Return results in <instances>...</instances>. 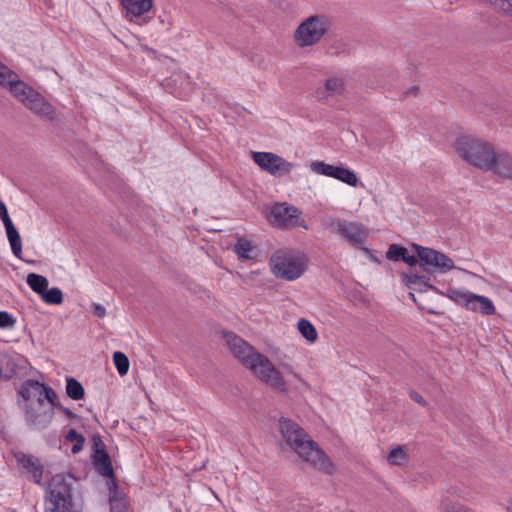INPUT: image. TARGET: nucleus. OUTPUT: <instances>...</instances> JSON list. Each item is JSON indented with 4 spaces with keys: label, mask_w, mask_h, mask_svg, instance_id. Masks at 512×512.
<instances>
[{
    "label": "nucleus",
    "mask_w": 512,
    "mask_h": 512,
    "mask_svg": "<svg viewBox=\"0 0 512 512\" xmlns=\"http://www.w3.org/2000/svg\"><path fill=\"white\" fill-rule=\"evenodd\" d=\"M386 459L390 465L403 466L408 462L409 456L402 446H397L389 452Z\"/></svg>",
    "instance_id": "obj_25"
},
{
    "label": "nucleus",
    "mask_w": 512,
    "mask_h": 512,
    "mask_svg": "<svg viewBox=\"0 0 512 512\" xmlns=\"http://www.w3.org/2000/svg\"><path fill=\"white\" fill-rule=\"evenodd\" d=\"M369 258L374 263H377V264L380 263V260L377 257H375L374 255H372V254H370Z\"/></svg>",
    "instance_id": "obj_44"
},
{
    "label": "nucleus",
    "mask_w": 512,
    "mask_h": 512,
    "mask_svg": "<svg viewBox=\"0 0 512 512\" xmlns=\"http://www.w3.org/2000/svg\"><path fill=\"white\" fill-rule=\"evenodd\" d=\"M402 282L405 284V286L411 290L409 293L410 298L415 302L416 298L413 293V291L416 292H426V291H433L434 293L441 295L444 297L445 290H440L433 284H431L430 279L424 275H419L417 273H403L402 274Z\"/></svg>",
    "instance_id": "obj_16"
},
{
    "label": "nucleus",
    "mask_w": 512,
    "mask_h": 512,
    "mask_svg": "<svg viewBox=\"0 0 512 512\" xmlns=\"http://www.w3.org/2000/svg\"><path fill=\"white\" fill-rule=\"evenodd\" d=\"M272 273L287 281H294L300 278L307 266L304 254L292 250H279L270 259Z\"/></svg>",
    "instance_id": "obj_7"
},
{
    "label": "nucleus",
    "mask_w": 512,
    "mask_h": 512,
    "mask_svg": "<svg viewBox=\"0 0 512 512\" xmlns=\"http://www.w3.org/2000/svg\"><path fill=\"white\" fill-rule=\"evenodd\" d=\"M67 395L74 400L84 397V386H66Z\"/></svg>",
    "instance_id": "obj_32"
},
{
    "label": "nucleus",
    "mask_w": 512,
    "mask_h": 512,
    "mask_svg": "<svg viewBox=\"0 0 512 512\" xmlns=\"http://www.w3.org/2000/svg\"><path fill=\"white\" fill-rule=\"evenodd\" d=\"M309 167L315 174L337 179L349 186L356 187L360 184L357 174L344 166L331 165L324 161L316 160L311 162Z\"/></svg>",
    "instance_id": "obj_14"
},
{
    "label": "nucleus",
    "mask_w": 512,
    "mask_h": 512,
    "mask_svg": "<svg viewBox=\"0 0 512 512\" xmlns=\"http://www.w3.org/2000/svg\"><path fill=\"white\" fill-rule=\"evenodd\" d=\"M26 282L29 287L40 296L46 291L49 284L46 277L35 273L28 274Z\"/></svg>",
    "instance_id": "obj_24"
},
{
    "label": "nucleus",
    "mask_w": 512,
    "mask_h": 512,
    "mask_svg": "<svg viewBox=\"0 0 512 512\" xmlns=\"http://www.w3.org/2000/svg\"><path fill=\"white\" fill-rule=\"evenodd\" d=\"M93 464L98 473L107 478L114 477V471L111 463L110 456L106 449H97L93 453Z\"/></svg>",
    "instance_id": "obj_20"
},
{
    "label": "nucleus",
    "mask_w": 512,
    "mask_h": 512,
    "mask_svg": "<svg viewBox=\"0 0 512 512\" xmlns=\"http://www.w3.org/2000/svg\"><path fill=\"white\" fill-rule=\"evenodd\" d=\"M48 488L51 512H78L73 501L72 483L64 475L53 476Z\"/></svg>",
    "instance_id": "obj_11"
},
{
    "label": "nucleus",
    "mask_w": 512,
    "mask_h": 512,
    "mask_svg": "<svg viewBox=\"0 0 512 512\" xmlns=\"http://www.w3.org/2000/svg\"><path fill=\"white\" fill-rule=\"evenodd\" d=\"M20 79L18 75L8 67L0 63V85L11 90V86H15Z\"/></svg>",
    "instance_id": "obj_26"
},
{
    "label": "nucleus",
    "mask_w": 512,
    "mask_h": 512,
    "mask_svg": "<svg viewBox=\"0 0 512 512\" xmlns=\"http://www.w3.org/2000/svg\"><path fill=\"white\" fill-rule=\"evenodd\" d=\"M66 384L72 385V384H79V383L75 379L69 378V379H67Z\"/></svg>",
    "instance_id": "obj_46"
},
{
    "label": "nucleus",
    "mask_w": 512,
    "mask_h": 512,
    "mask_svg": "<svg viewBox=\"0 0 512 512\" xmlns=\"http://www.w3.org/2000/svg\"><path fill=\"white\" fill-rule=\"evenodd\" d=\"M454 150L467 165L499 180H512V156L489 139L475 134H462L455 138Z\"/></svg>",
    "instance_id": "obj_1"
},
{
    "label": "nucleus",
    "mask_w": 512,
    "mask_h": 512,
    "mask_svg": "<svg viewBox=\"0 0 512 512\" xmlns=\"http://www.w3.org/2000/svg\"><path fill=\"white\" fill-rule=\"evenodd\" d=\"M110 512H131L128 504H114L110 507Z\"/></svg>",
    "instance_id": "obj_37"
},
{
    "label": "nucleus",
    "mask_w": 512,
    "mask_h": 512,
    "mask_svg": "<svg viewBox=\"0 0 512 512\" xmlns=\"http://www.w3.org/2000/svg\"><path fill=\"white\" fill-rule=\"evenodd\" d=\"M326 227L336 233L345 242L364 249L369 236V229L357 221H347L338 217L327 219Z\"/></svg>",
    "instance_id": "obj_10"
},
{
    "label": "nucleus",
    "mask_w": 512,
    "mask_h": 512,
    "mask_svg": "<svg viewBox=\"0 0 512 512\" xmlns=\"http://www.w3.org/2000/svg\"><path fill=\"white\" fill-rule=\"evenodd\" d=\"M10 93L34 114L48 120L56 117L55 108L39 92L22 80L11 86Z\"/></svg>",
    "instance_id": "obj_9"
},
{
    "label": "nucleus",
    "mask_w": 512,
    "mask_h": 512,
    "mask_svg": "<svg viewBox=\"0 0 512 512\" xmlns=\"http://www.w3.org/2000/svg\"><path fill=\"white\" fill-rule=\"evenodd\" d=\"M97 449H106V447H105L104 442L101 440V438L99 436H94L93 437V450H94V452Z\"/></svg>",
    "instance_id": "obj_39"
},
{
    "label": "nucleus",
    "mask_w": 512,
    "mask_h": 512,
    "mask_svg": "<svg viewBox=\"0 0 512 512\" xmlns=\"http://www.w3.org/2000/svg\"><path fill=\"white\" fill-rule=\"evenodd\" d=\"M15 324L13 317L6 311H0V328H12Z\"/></svg>",
    "instance_id": "obj_33"
},
{
    "label": "nucleus",
    "mask_w": 512,
    "mask_h": 512,
    "mask_svg": "<svg viewBox=\"0 0 512 512\" xmlns=\"http://www.w3.org/2000/svg\"><path fill=\"white\" fill-rule=\"evenodd\" d=\"M345 79L342 75H333L324 81L323 92L326 96H336L343 93Z\"/></svg>",
    "instance_id": "obj_22"
},
{
    "label": "nucleus",
    "mask_w": 512,
    "mask_h": 512,
    "mask_svg": "<svg viewBox=\"0 0 512 512\" xmlns=\"http://www.w3.org/2000/svg\"><path fill=\"white\" fill-rule=\"evenodd\" d=\"M223 338L230 352L261 380L277 379L278 371L274 364L248 342L232 332H224Z\"/></svg>",
    "instance_id": "obj_4"
},
{
    "label": "nucleus",
    "mask_w": 512,
    "mask_h": 512,
    "mask_svg": "<svg viewBox=\"0 0 512 512\" xmlns=\"http://www.w3.org/2000/svg\"><path fill=\"white\" fill-rule=\"evenodd\" d=\"M93 312L97 317H104L106 315V309L101 304H94Z\"/></svg>",
    "instance_id": "obj_38"
},
{
    "label": "nucleus",
    "mask_w": 512,
    "mask_h": 512,
    "mask_svg": "<svg viewBox=\"0 0 512 512\" xmlns=\"http://www.w3.org/2000/svg\"><path fill=\"white\" fill-rule=\"evenodd\" d=\"M279 427L287 445L301 459L326 474H332L334 470L332 462L302 427L286 418L279 420Z\"/></svg>",
    "instance_id": "obj_3"
},
{
    "label": "nucleus",
    "mask_w": 512,
    "mask_h": 512,
    "mask_svg": "<svg viewBox=\"0 0 512 512\" xmlns=\"http://www.w3.org/2000/svg\"><path fill=\"white\" fill-rule=\"evenodd\" d=\"M301 211L287 203H276L267 212L268 222L276 227L290 228L302 227L308 229L306 222L300 217Z\"/></svg>",
    "instance_id": "obj_12"
},
{
    "label": "nucleus",
    "mask_w": 512,
    "mask_h": 512,
    "mask_svg": "<svg viewBox=\"0 0 512 512\" xmlns=\"http://www.w3.org/2000/svg\"><path fill=\"white\" fill-rule=\"evenodd\" d=\"M14 456L17 463L30 474V480L35 483H40L43 475V465L40 463V460L24 452H17Z\"/></svg>",
    "instance_id": "obj_19"
},
{
    "label": "nucleus",
    "mask_w": 512,
    "mask_h": 512,
    "mask_svg": "<svg viewBox=\"0 0 512 512\" xmlns=\"http://www.w3.org/2000/svg\"><path fill=\"white\" fill-rule=\"evenodd\" d=\"M445 512H471V511H470V509L461 506V507H456V508L446 510Z\"/></svg>",
    "instance_id": "obj_42"
},
{
    "label": "nucleus",
    "mask_w": 512,
    "mask_h": 512,
    "mask_svg": "<svg viewBox=\"0 0 512 512\" xmlns=\"http://www.w3.org/2000/svg\"><path fill=\"white\" fill-rule=\"evenodd\" d=\"M443 294L445 298L456 305L481 316H491L496 313V307L489 297L473 293L465 288L450 286Z\"/></svg>",
    "instance_id": "obj_8"
},
{
    "label": "nucleus",
    "mask_w": 512,
    "mask_h": 512,
    "mask_svg": "<svg viewBox=\"0 0 512 512\" xmlns=\"http://www.w3.org/2000/svg\"><path fill=\"white\" fill-rule=\"evenodd\" d=\"M331 27V19L325 14H313L303 19L293 33V40L299 48L317 45Z\"/></svg>",
    "instance_id": "obj_6"
},
{
    "label": "nucleus",
    "mask_w": 512,
    "mask_h": 512,
    "mask_svg": "<svg viewBox=\"0 0 512 512\" xmlns=\"http://www.w3.org/2000/svg\"><path fill=\"white\" fill-rule=\"evenodd\" d=\"M83 445H84V443L75 442L71 448L72 453L76 454V453L80 452L83 448Z\"/></svg>",
    "instance_id": "obj_40"
},
{
    "label": "nucleus",
    "mask_w": 512,
    "mask_h": 512,
    "mask_svg": "<svg viewBox=\"0 0 512 512\" xmlns=\"http://www.w3.org/2000/svg\"><path fill=\"white\" fill-rule=\"evenodd\" d=\"M40 297L47 304L58 305L63 302V293L57 287L46 289Z\"/></svg>",
    "instance_id": "obj_27"
},
{
    "label": "nucleus",
    "mask_w": 512,
    "mask_h": 512,
    "mask_svg": "<svg viewBox=\"0 0 512 512\" xmlns=\"http://www.w3.org/2000/svg\"><path fill=\"white\" fill-rule=\"evenodd\" d=\"M26 363V360L18 354L0 355V379L9 381L19 373V370Z\"/></svg>",
    "instance_id": "obj_18"
},
{
    "label": "nucleus",
    "mask_w": 512,
    "mask_h": 512,
    "mask_svg": "<svg viewBox=\"0 0 512 512\" xmlns=\"http://www.w3.org/2000/svg\"><path fill=\"white\" fill-rule=\"evenodd\" d=\"M406 249L407 248L404 246L391 244L386 252V258L394 262L400 261L404 258V255H406Z\"/></svg>",
    "instance_id": "obj_30"
},
{
    "label": "nucleus",
    "mask_w": 512,
    "mask_h": 512,
    "mask_svg": "<svg viewBox=\"0 0 512 512\" xmlns=\"http://www.w3.org/2000/svg\"><path fill=\"white\" fill-rule=\"evenodd\" d=\"M61 409L64 412V414L66 415V417H68L70 419L77 418V415L75 413H73L70 409L65 408V407H62Z\"/></svg>",
    "instance_id": "obj_41"
},
{
    "label": "nucleus",
    "mask_w": 512,
    "mask_h": 512,
    "mask_svg": "<svg viewBox=\"0 0 512 512\" xmlns=\"http://www.w3.org/2000/svg\"><path fill=\"white\" fill-rule=\"evenodd\" d=\"M252 159L262 171L274 177L288 175L294 167L291 162L272 152H253Z\"/></svg>",
    "instance_id": "obj_13"
},
{
    "label": "nucleus",
    "mask_w": 512,
    "mask_h": 512,
    "mask_svg": "<svg viewBox=\"0 0 512 512\" xmlns=\"http://www.w3.org/2000/svg\"><path fill=\"white\" fill-rule=\"evenodd\" d=\"M418 92V87L416 86H413L411 88H409L406 92H405V95L406 96H409V95H416Z\"/></svg>",
    "instance_id": "obj_43"
},
{
    "label": "nucleus",
    "mask_w": 512,
    "mask_h": 512,
    "mask_svg": "<svg viewBox=\"0 0 512 512\" xmlns=\"http://www.w3.org/2000/svg\"><path fill=\"white\" fill-rule=\"evenodd\" d=\"M65 439L71 443H75V442L84 443L85 442L84 436L82 434L78 433L75 429H70L67 432Z\"/></svg>",
    "instance_id": "obj_34"
},
{
    "label": "nucleus",
    "mask_w": 512,
    "mask_h": 512,
    "mask_svg": "<svg viewBox=\"0 0 512 512\" xmlns=\"http://www.w3.org/2000/svg\"><path fill=\"white\" fill-rule=\"evenodd\" d=\"M409 394H410L411 399L413 401H415L416 403H418V404H420L422 406H426L427 405V403L424 400V398L418 392H416L414 390H410Z\"/></svg>",
    "instance_id": "obj_36"
},
{
    "label": "nucleus",
    "mask_w": 512,
    "mask_h": 512,
    "mask_svg": "<svg viewBox=\"0 0 512 512\" xmlns=\"http://www.w3.org/2000/svg\"><path fill=\"white\" fill-rule=\"evenodd\" d=\"M109 502L110 507L114 504H128L126 496L119 490L118 485L112 480V485L109 486Z\"/></svg>",
    "instance_id": "obj_28"
},
{
    "label": "nucleus",
    "mask_w": 512,
    "mask_h": 512,
    "mask_svg": "<svg viewBox=\"0 0 512 512\" xmlns=\"http://www.w3.org/2000/svg\"><path fill=\"white\" fill-rule=\"evenodd\" d=\"M24 384H35V385H38V384H41V383H40L39 380H28Z\"/></svg>",
    "instance_id": "obj_45"
},
{
    "label": "nucleus",
    "mask_w": 512,
    "mask_h": 512,
    "mask_svg": "<svg viewBox=\"0 0 512 512\" xmlns=\"http://www.w3.org/2000/svg\"><path fill=\"white\" fill-rule=\"evenodd\" d=\"M411 247L415 254H417L419 263L432 274L445 275L454 270H458L469 278L483 280L482 276L464 268L457 267L455 261L442 251L424 247L419 244H412Z\"/></svg>",
    "instance_id": "obj_5"
},
{
    "label": "nucleus",
    "mask_w": 512,
    "mask_h": 512,
    "mask_svg": "<svg viewBox=\"0 0 512 512\" xmlns=\"http://www.w3.org/2000/svg\"><path fill=\"white\" fill-rule=\"evenodd\" d=\"M233 250L239 259L252 260L257 257L256 245L246 238H239Z\"/></svg>",
    "instance_id": "obj_21"
},
{
    "label": "nucleus",
    "mask_w": 512,
    "mask_h": 512,
    "mask_svg": "<svg viewBox=\"0 0 512 512\" xmlns=\"http://www.w3.org/2000/svg\"><path fill=\"white\" fill-rule=\"evenodd\" d=\"M17 392L27 424L38 430L46 428L52 421L53 407L58 405L56 392L50 386H20Z\"/></svg>",
    "instance_id": "obj_2"
},
{
    "label": "nucleus",
    "mask_w": 512,
    "mask_h": 512,
    "mask_svg": "<svg viewBox=\"0 0 512 512\" xmlns=\"http://www.w3.org/2000/svg\"><path fill=\"white\" fill-rule=\"evenodd\" d=\"M297 330L309 344L315 343L318 339V333L316 328L307 319L302 318L298 320Z\"/></svg>",
    "instance_id": "obj_23"
},
{
    "label": "nucleus",
    "mask_w": 512,
    "mask_h": 512,
    "mask_svg": "<svg viewBox=\"0 0 512 512\" xmlns=\"http://www.w3.org/2000/svg\"><path fill=\"white\" fill-rule=\"evenodd\" d=\"M0 219L5 227L7 239L9 241L12 253L15 257L21 259L22 255V241L20 234L14 226L9 214L7 207L4 202L0 200Z\"/></svg>",
    "instance_id": "obj_17"
},
{
    "label": "nucleus",
    "mask_w": 512,
    "mask_h": 512,
    "mask_svg": "<svg viewBox=\"0 0 512 512\" xmlns=\"http://www.w3.org/2000/svg\"><path fill=\"white\" fill-rule=\"evenodd\" d=\"M404 263H406L409 266H415L419 262L418 256L410 255L408 252V249H406V255H404V258L402 259Z\"/></svg>",
    "instance_id": "obj_35"
},
{
    "label": "nucleus",
    "mask_w": 512,
    "mask_h": 512,
    "mask_svg": "<svg viewBox=\"0 0 512 512\" xmlns=\"http://www.w3.org/2000/svg\"><path fill=\"white\" fill-rule=\"evenodd\" d=\"M495 9L512 18V0H487Z\"/></svg>",
    "instance_id": "obj_31"
},
{
    "label": "nucleus",
    "mask_w": 512,
    "mask_h": 512,
    "mask_svg": "<svg viewBox=\"0 0 512 512\" xmlns=\"http://www.w3.org/2000/svg\"><path fill=\"white\" fill-rule=\"evenodd\" d=\"M125 10V17L138 25L147 24L151 20L149 12L152 9V0H121Z\"/></svg>",
    "instance_id": "obj_15"
},
{
    "label": "nucleus",
    "mask_w": 512,
    "mask_h": 512,
    "mask_svg": "<svg viewBox=\"0 0 512 512\" xmlns=\"http://www.w3.org/2000/svg\"><path fill=\"white\" fill-rule=\"evenodd\" d=\"M113 362L120 375L127 374L130 363L128 357L124 353L120 351L114 352Z\"/></svg>",
    "instance_id": "obj_29"
}]
</instances>
